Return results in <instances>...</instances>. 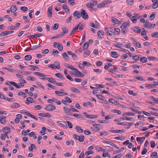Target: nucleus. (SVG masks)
<instances>
[{
    "mask_svg": "<svg viewBox=\"0 0 158 158\" xmlns=\"http://www.w3.org/2000/svg\"><path fill=\"white\" fill-rule=\"evenodd\" d=\"M112 1L110 0H106L104 1L97 5V7L99 8H101L105 7L108 3H110Z\"/></svg>",
    "mask_w": 158,
    "mask_h": 158,
    "instance_id": "nucleus-1",
    "label": "nucleus"
},
{
    "mask_svg": "<svg viewBox=\"0 0 158 158\" xmlns=\"http://www.w3.org/2000/svg\"><path fill=\"white\" fill-rule=\"evenodd\" d=\"M80 14L81 16L85 19H87L89 18L88 15L85 11L83 9L81 10Z\"/></svg>",
    "mask_w": 158,
    "mask_h": 158,
    "instance_id": "nucleus-2",
    "label": "nucleus"
},
{
    "mask_svg": "<svg viewBox=\"0 0 158 158\" xmlns=\"http://www.w3.org/2000/svg\"><path fill=\"white\" fill-rule=\"evenodd\" d=\"M73 137L75 139L78 140L80 142H83L84 139V136L83 135H78L76 134H73Z\"/></svg>",
    "mask_w": 158,
    "mask_h": 158,
    "instance_id": "nucleus-3",
    "label": "nucleus"
},
{
    "mask_svg": "<svg viewBox=\"0 0 158 158\" xmlns=\"http://www.w3.org/2000/svg\"><path fill=\"white\" fill-rule=\"evenodd\" d=\"M56 109V107L51 104L47 105L45 108V110L48 111H52Z\"/></svg>",
    "mask_w": 158,
    "mask_h": 158,
    "instance_id": "nucleus-4",
    "label": "nucleus"
},
{
    "mask_svg": "<svg viewBox=\"0 0 158 158\" xmlns=\"http://www.w3.org/2000/svg\"><path fill=\"white\" fill-rule=\"evenodd\" d=\"M133 31L137 34H139L141 31L140 27L138 26H135L132 28Z\"/></svg>",
    "mask_w": 158,
    "mask_h": 158,
    "instance_id": "nucleus-5",
    "label": "nucleus"
},
{
    "mask_svg": "<svg viewBox=\"0 0 158 158\" xmlns=\"http://www.w3.org/2000/svg\"><path fill=\"white\" fill-rule=\"evenodd\" d=\"M2 130L3 131L4 133H5L4 135H5L6 136L7 135V134L10 133L11 132L10 128L7 127H6L3 128Z\"/></svg>",
    "mask_w": 158,
    "mask_h": 158,
    "instance_id": "nucleus-6",
    "label": "nucleus"
},
{
    "mask_svg": "<svg viewBox=\"0 0 158 158\" xmlns=\"http://www.w3.org/2000/svg\"><path fill=\"white\" fill-rule=\"evenodd\" d=\"M55 93L59 96H63L64 95H67L68 94L66 92H61L59 91H55Z\"/></svg>",
    "mask_w": 158,
    "mask_h": 158,
    "instance_id": "nucleus-7",
    "label": "nucleus"
},
{
    "mask_svg": "<svg viewBox=\"0 0 158 158\" xmlns=\"http://www.w3.org/2000/svg\"><path fill=\"white\" fill-rule=\"evenodd\" d=\"M34 74L40 77V78L41 79H44L46 78V77L44 76V74L42 73L36 72L34 73Z\"/></svg>",
    "mask_w": 158,
    "mask_h": 158,
    "instance_id": "nucleus-8",
    "label": "nucleus"
},
{
    "mask_svg": "<svg viewBox=\"0 0 158 158\" xmlns=\"http://www.w3.org/2000/svg\"><path fill=\"white\" fill-rule=\"evenodd\" d=\"M83 114L86 117L90 119L96 118L98 117L97 115H88L85 112H84Z\"/></svg>",
    "mask_w": 158,
    "mask_h": 158,
    "instance_id": "nucleus-9",
    "label": "nucleus"
},
{
    "mask_svg": "<svg viewBox=\"0 0 158 158\" xmlns=\"http://www.w3.org/2000/svg\"><path fill=\"white\" fill-rule=\"evenodd\" d=\"M73 16L76 19H78L81 17V14L77 11H75L73 14Z\"/></svg>",
    "mask_w": 158,
    "mask_h": 158,
    "instance_id": "nucleus-10",
    "label": "nucleus"
},
{
    "mask_svg": "<svg viewBox=\"0 0 158 158\" xmlns=\"http://www.w3.org/2000/svg\"><path fill=\"white\" fill-rule=\"evenodd\" d=\"M60 121H57V123L59 126H61L62 127L64 128H67V124L65 122L62 121L61 123H60Z\"/></svg>",
    "mask_w": 158,
    "mask_h": 158,
    "instance_id": "nucleus-11",
    "label": "nucleus"
},
{
    "mask_svg": "<svg viewBox=\"0 0 158 158\" xmlns=\"http://www.w3.org/2000/svg\"><path fill=\"white\" fill-rule=\"evenodd\" d=\"M52 7L51 6L49 7L48 9L47 15L49 17L51 18L52 16Z\"/></svg>",
    "mask_w": 158,
    "mask_h": 158,
    "instance_id": "nucleus-12",
    "label": "nucleus"
},
{
    "mask_svg": "<svg viewBox=\"0 0 158 158\" xmlns=\"http://www.w3.org/2000/svg\"><path fill=\"white\" fill-rule=\"evenodd\" d=\"M110 131L115 133H123L125 132V131L123 130H110Z\"/></svg>",
    "mask_w": 158,
    "mask_h": 158,
    "instance_id": "nucleus-13",
    "label": "nucleus"
},
{
    "mask_svg": "<svg viewBox=\"0 0 158 158\" xmlns=\"http://www.w3.org/2000/svg\"><path fill=\"white\" fill-rule=\"evenodd\" d=\"M104 32L103 31L100 30L98 32V37L99 39H101L103 38L104 36Z\"/></svg>",
    "mask_w": 158,
    "mask_h": 158,
    "instance_id": "nucleus-14",
    "label": "nucleus"
},
{
    "mask_svg": "<svg viewBox=\"0 0 158 158\" xmlns=\"http://www.w3.org/2000/svg\"><path fill=\"white\" fill-rule=\"evenodd\" d=\"M70 90L72 92L80 94V91L79 89L74 87H71L70 88Z\"/></svg>",
    "mask_w": 158,
    "mask_h": 158,
    "instance_id": "nucleus-15",
    "label": "nucleus"
},
{
    "mask_svg": "<svg viewBox=\"0 0 158 158\" xmlns=\"http://www.w3.org/2000/svg\"><path fill=\"white\" fill-rule=\"evenodd\" d=\"M73 115L76 118L81 119H83L84 118V117L81 114H73Z\"/></svg>",
    "mask_w": 158,
    "mask_h": 158,
    "instance_id": "nucleus-16",
    "label": "nucleus"
},
{
    "mask_svg": "<svg viewBox=\"0 0 158 158\" xmlns=\"http://www.w3.org/2000/svg\"><path fill=\"white\" fill-rule=\"evenodd\" d=\"M6 117L3 115L1 116L0 118V123L2 124H5L6 123V120L5 119Z\"/></svg>",
    "mask_w": 158,
    "mask_h": 158,
    "instance_id": "nucleus-17",
    "label": "nucleus"
},
{
    "mask_svg": "<svg viewBox=\"0 0 158 158\" xmlns=\"http://www.w3.org/2000/svg\"><path fill=\"white\" fill-rule=\"evenodd\" d=\"M67 53L69 55L71 56L72 57L73 59L76 60L77 59V56L74 53L72 52L71 51H68Z\"/></svg>",
    "mask_w": 158,
    "mask_h": 158,
    "instance_id": "nucleus-18",
    "label": "nucleus"
},
{
    "mask_svg": "<svg viewBox=\"0 0 158 158\" xmlns=\"http://www.w3.org/2000/svg\"><path fill=\"white\" fill-rule=\"evenodd\" d=\"M75 73L77 76L80 77H83L84 75L83 73H81L77 69L76 71H75Z\"/></svg>",
    "mask_w": 158,
    "mask_h": 158,
    "instance_id": "nucleus-19",
    "label": "nucleus"
},
{
    "mask_svg": "<svg viewBox=\"0 0 158 158\" xmlns=\"http://www.w3.org/2000/svg\"><path fill=\"white\" fill-rule=\"evenodd\" d=\"M111 21L113 23H114L115 24H120L121 23V22L120 21H119L116 18H115L114 17H112L111 19Z\"/></svg>",
    "mask_w": 158,
    "mask_h": 158,
    "instance_id": "nucleus-20",
    "label": "nucleus"
},
{
    "mask_svg": "<svg viewBox=\"0 0 158 158\" xmlns=\"http://www.w3.org/2000/svg\"><path fill=\"white\" fill-rule=\"evenodd\" d=\"M80 23L78 24L77 26H75L74 27V28L73 29V30L71 31L70 35H72L78 29V28L79 26H80Z\"/></svg>",
    "mask_w": 158,
    "mask_h": 158,
    "instance_id": "nucleus-21",
    "label": "nucleus"
},
{
    "mask_svg": "<svg viewBox=\"0 0 158 158\" xmlns=\"http://www.w3.org/2000/svg\"><path fill=\"white\" fill-rule=\"evenodd\" d=\"M54 65L55 69H59L60 68V63L57 61H56L54 62Z\"/></svg>",
    "mask_w": 158,
    "mask_h": 158,
    "instance_id": "nucleus-22",
    "label": "nucleus"
},
{
    "mask_svg": "<svg viewBox=\"0 0 158 158\" xmlns=\"http://www.w3.org/2000/svg\"><path fill=\"white\" fill-rule=\"evenodd\" d=\"M9 35V31H4L1 32L0 34V36L3 37L6 36V35Z\"/></svg>",
    "mask_w": 158,
    "mask_h": 158,
    "instance_id": "nucleus-23",
    "label": "nucleus"
},
{
    "mask_svg": "<svg viewBox=\"0 0 158 158\" xmlns=\"http://www.w3.org/2000/svg\"><path fill=\"white\" fill-rule=\"evenodd\" d=\"M10 9L12 12L14 13L17 10V6L15 5H13L11 7Z\"/></svg>",
    "mask_w": 158,
    "mask_h": 158,
    "instance_id": "nucleus-24",
    "label": "nucleus"
},
{
    "mask_svg": "<svg viewBox=\"0 0 158 158\" xmlns=\"http://www.w3.org/2000/svg\"><path fill=\"white\" fill-rule=\"evenodd\" d=\"M89 46V42H85L83 44V50H87Z\"/></svg>",
    "mask_w": 158,
    "mask_h": 158,
    "instance_id": "nucleus-25",
    "label": "nucleus"
},
{
    "mask_svg": "<svg viewBox=\"0 0 158 158\" xmlns=\"http://www.w3.org/2000/svg\"><path fill=\"white\" fill-rule=\"evenodd\" d=\"M20 106V105L17 103H14L13 104V105L11 106V107L12 108H17L18 107Z\"/></svg>",
    "mask_w": 158,
    "mask_h": 158,
    "instance_id": "nucleus-26",
    "label": "nucleus"
},
{
    "mask_svg": "<svg viewBox=\"0 0 158 158\" xmlns=\"http://www.w3.org/2000/svg\"><path fill=\"white\" fill-rule=\"evenodd\" d=\"M152 158H158V155L156 152H152L151 156Z\"/></svg>",
    "mask_w": 158,
    "mask_h": 158,
    "instance_id": "nucleus-27",
    "label": "nucleus"
},
{
    "mask_svg": "<svg viewBox=\"0 0 158 158\" xmlns=\"http://www.w3.org/2000/svg\"><path fill=\"white\" fill-rule=\"evenodd\" d=\"M28 149L31 151H33V148L34 149H37V148L35 145L34 144H32L31 145V147H29L28 148Z\"/></svg>",
    "mask_w": 158,
    "mask_h": 158,
    "instance_id": "nucleus-28",
    "label": "nucleus"
},
{
    "mask_svg": "<svg viewBox=\"0 0 158 158\" xmlns=\"http://www.w3.org/2000/svg\"><path fill=\"white\" fill-rule=\"evenodd\" d=\"M110 55L111 56L114 58H117L118 57V54L116 52H111Z\"/></svg>",
    "mask_w": 158,
    "mask_h": 158,
    "instance_id": "nucleus-29",
    "label": "nucleus"
},
{
    "mask_svg": "<svg viewBox=\"0 0 158 158\" xmlns=\"http://www.w3.org/2000/svg\"><path fill=\"white\" fill-rule=\"evenodd\" d=\"M106 156L108 158H110L111 157L110 156L108 152H106L105 150H104V151L103 152V153L102 154V156L103 157H106Z\"/></svg>",
    "mask_w": 158,
    "mask_h": 158,
    "instance_id": "nucleus-30",
    "label": "nucleus"
},
{
    "mask_svg": "<svg viewBox=\"0 0 158 158\" xmlns=\"http://www.w3.org/2000/svg\"><path fill=\"white\" fill-rule=\"evenodd\" d=\"M46 79L48 81L52 84H54L56 82V81L52 77H47Z\"/></svg>",
    "mask_w": 158,
    "mask_h": 158,
    "instance_id": "nucleus-31",
    "label": "nucleus"
},
{
    "mask_svg": "<svg viewBox=\"0 0 158 158\" xmlns=\"http://www.w3.org/2000/svg\"><path fill=\"white\" fill-rule=\"evenodd\" d=\"M140 61L142 63H144L147 62V59L145 57H143L140 58Z\"/></svg>",
    "mask_w": 158,
    "mask_h": 158,
    "instance_id": "nucleus-32",
    "label": "nucleus"
},
{
    "mask_svg": "<svg viewBox=\"0 0 158 158\" xmlns=\"http://www.w3.org/2000/svg\"><path fill=\"white\" fill-rule=\"evenodd\" d=\"M25 114L28 116L30 117L31 118L37 120L38 119L35 117V116H34L33 115L31 114L30 112H26L25 113Z\"/></svg>",
    "mask_w": 158,
    "mask_h": 158,
    "instance_id": "nucleus-33",
    "label": "nucleus"
},
{
    "mask_svg": "<svg viewBox=\"0 0 158 158\" xmlns=\"http://www.w3.org/2000/svg\"><path fill=\"white\" fill-rule=\"evenodd\" d=\"M123 120H129V121H132L133 118L131 117H127V116L122 117L121 118Z\"/></svg>",
    "mask_w": 158,
    "mask_h": 158,
    "instance_id": "nucleus-34",
    "label": "nucleus"
},
{
    "mask_svg": "<svg viewBox=\"0 0 158 158\" xmlns=\"http://www.w3.org/2000/svg\"><path fill=\"white\" fill-rule=\"evenodd\" d=\"M26 101L27 102H26V103L27 104H29V103H33V99L30 97H28L27 98Z\"/></svg>",
    "mask_w": 158,
    "mask_h": 158,
    "instance_id": "nucleus-35",
    "label": "nucleus"
},
{
    "mask_svg": "<svg viewBox=\"0 0 158 158\" xmlns=\"http://www.w3.org/2000/svg\"><path fill=\"white\" fill-rule=\"evenodd\" d=\"M129 24L128 23H123L120 27L121 28H126V27H128Z\"/></svg>",
    "mask_w": 158,
    "mask_h": 158,
    "instance_id": "nucleus-36",
    "label": "nucleus"
},
{
    "mask_svg": "<svg viewBox=\"0 0 158 158\" xmlns=\"http://www.w3.org/2000/svg\"><path fill=\"white\" fill-rule=\"evenodd\" d=\"M57 47L58 48V49L59 51H61L63 49V46L62 44L60 43H58Z\"/></svg>",
    "mask_w": 158,
    "mask_h": 158,
    "instance_id": "nucleus-37",
    "label": "nucleus"
},
{
    "mask_svg": "<svg viewBox=\"0 0 158 158\" xmlns=\"http://www.w3.org/2000/svg\"><path fill=\"white\" fill-rule=\"evenodd\" d=\"M140 56V55H135L132 57V59L134 60H137L139 59Z\"/></svg>",
    "mask_w": 158,
    "mask_h": 158,
    "instance_id": "nucleus-38",
    "label": "nucleus"
},
{
    "mask_svg": "<svg viewBox=\"0 0 158 158\" xmlns=\"http://www.w3.org/2000/svg\"><path fill=\"white\" fill-rule=\"evenodd\" d=\"M82 63L84 64V65L88 67H89L92 66V65L90 63L88 62L85 61H82Z\"/></svg>",
    "mask_w": 158,
    "mask_h": 158,
    "instance_id": "nucleus-39",
    "label": "nucleus"
},
{
    "mask_svg": "<svg viewBox=\"0 0 158 158\" xmlns=\"http://www.w3.org/2000/svg\"><path fill=\"white\" fill-rule=\"evenodd\" d=\"M62 29L63 30L62 32V33H63V34L64 35V34H65L67 33L68 32V30L67 29L66 27H64L62 28Z\"/></svg>",
    "mask_w": 158,
    "mask_h": 158,
    "instance_id": "nucleus-40",
    "label": "nucleus"
},
{
    "mask_svg": "<svg viewBox=\"0 0 158 158\" xmlns=\"http://www.w3.org/2000/svg\"><path fill=\"white\" fill-rule=\"evenodd\" d=\"M62 56L64 59L66 60H68L69 57L67 54L66 52H64L62 54Z\"/></svg>",
    "mask_w": 158,
    "mask_h": 158,
    "instance_id": "nucleus-41",
    "label": "nucleus"
},
{
    "mask_svg": "<svg viewBox=\"0 0 158 158\" xmlns=\"http://www.w3.org/2000/svg\"><path fill=\"white\" fill-rule=\"evenodd\" d=\"M32 58L31 56L30 55H27L25 56L24 59L26 60H29L31 59Z\"/></svg>",
    "mask_w": 158,
    "mask_h": 158,
    "instance_id": "nucleus-42",
    "label": "nucleus"
},
{
    "mask_svg": "<svg viewBox=\"0 0 158 158\" xmlns=\"http://www.w3.org/2000/svg\"><path fill=\"white\" fill-rule=\"evenodd\" d=\"M59 53V52L57 50L53 49L52 51H50V53L51 55H53L54 53H56L57 54H58Z\"/></svg>",
    "mask_w": 158,
    "mask_h": 158,
    "instance_id": "nucleus-43",
    "label": "nucleus"
},
{
    "mask_svg": "<svg viewBox=\"0 0 158 158\" xmlns=\"http://www.w3.org/2000/svg\"><path fill=\"white\" fill-rule=\"evenodd\" d=\"M158 7V2H153L152 5V7L154 9H156Z\"/></svg>",
    "mask_w": 158,
    "mask_h": 158,
    "instance_id": "nucleus-44",
    "label": "nucleus"
},
{
    "mask_svg": "<svg viewBox=\"0 0 158 158\" xmlns=\"http://www.w3.org/2000/svg\"><path fill=\"white\" fill-rule=\"evenodd\" d=\"M149 98L154 101H156V103L158 104V98H154L153 96L150 97Z\"/></svg>",
    "mask_w": 158,
    "mask_h": 158,
    "instance_id": "nucleus-45",
    "label": "nucleus"
},
{
    "mask_svg": "<svg viewBox=\"0 0 158 158\" xmlns=\"http://www.w3.org/2000/svg\"><path fill=\"white\" fill-rule=\"evenodd\" d=\"M76 129L77 130V131L79 133H82L83 131V130L81 129L80 127L78 126H76Z\"/></svg>",
    "mask_w": 158,
    "mask_h": 158,
    "instance_id": "nucleus-46",
    "label": "nucleus"
},
{
    "mask_svg": "<svg viewBox=\"0 0 158 158\" xmlns=\"http://www.w3.org/2000/svg\"><path fill=\"white\" fill-rule=\"evenodd\" d=\"M151 36L153 38L158 37V32H156L152 33L151 35Z\"/></svg>",
    "mask_w": 158,
    "mask_h": 158,
    "instance_id": "nucleus-47",
    "label": "nucleus"
},
{
    "mask_svg": "<svg viewBox=\"0 0 158 158\" xmlns=\"http://www.w3.org/2000/svg\"><path fill=\"white\" fill-rule=\"evenodd\" d=\"M115 139H118L121 140H124L125 139V137L124 136L122 137H116L114 138Z\"/></svg>",
    "mask_w": 158,
    "mask_h": 158,
    "instance_id": "nucleus-48",
    "label": "nucleus"
},
{
    "mask_svg": "<svg viewBox=\"0 0 158 158\" xmlns=\"http://www.w3.org/2000/svg\"><path fill=\"white\" fill-rule=\"evenodd\" d=\"M133 0H127V3L128 5H132L134 3Z\"/></svg>",
    "mask_w": 158,
    "mask_h": 158,
    "instance_id": "nucleus-49",
    "label": "nucleus"
},
{
    "mask_svg": "<svg viewBox=\"0 0 158 158\" xmlns=\"http://www.w3.org/2000/svg\"><path fill=\"white\" fill-rule=\"evenodd\" d=\"M148 58L149 60H154L155 61L157 60V58L155 57L152 56H148Z\"/></svg>",
    "mask_w": 158,
    "mask_h": 158,
    "instance_id": "nucleus-50",
    "label": "nucleus"
},
{
    "mask_svg": "<svg viewBox=\"0 0 158 158\" xmlns=\"http://www.w3.org/2000/svg\"><path fill=\"white\" fill-rule=\"evenodd\" d=\"M94 153V152L91 151H86L85 152V155L86 156H88L89 155L92 154Z\"/></svg>",
    "mask_w": 158,
    "mask_h": 158,
    "instance_id": "nucleus-51",
    "label": "nucleus"
},
{
    "mask_svg": "<svg viewBox=\"0 0 158 158\" xmlns=\"http://www.w3.org/2000/svg\"><path fill=\"white\" fill-rule=\"evenodd\" d=\"M64 10H67V11H68V12L69 13V10L68 6L65 4H64L62 6Z\"/></svg>",
    "mask_w": 158,
    "mask_h": 158,
    "instance_id": "nucleus-52",
    "label": "nucleus"
},
{
    "mask_svg": "<svg viewBox=\"0 0 158 158\" xmlns=\"http://www.w3.org/2000/svg\"><path fill=\"white\" fill-rule=\"evenodd\" d=\"M89 2L94 6V5H97L98 3L97 1H91Z\"/></svg>",
    "mask_w": 158,
    "mask_h": 158,
    "instance_id": "nucleus-53",
    "label": "nucleus"
},
{
    "mask_svg": "<svg viewBox=\"0 0 158 158\" xmlns=\"http://www.w3.org/2000/svg\"><path fill=\"white\" fill-rule=\"evenodd\" d=\"M59 27V24L58 23H55L52 29L54 30H57Z\"/></svg>",
    "mask_w": 158,
    "mask_h": 158,
    "instance_id": "nucleus-54",
    "label": "nucleus"
},
{
    "mask_svg": "<svg viewBox=\"0 0 158 158\" xmlns=\"http://www.w3.org/2000/svg\"><path fill=\"white\" fill-rule=\"evenodd\" d=\"M151 146L152 148H154L156 146L155 142L154 141H152L150 142Z\"/></svg>",
    "mask_w": 158,
    "mask_h": 158,
    "instance_id": "nucleus-55",
    "label": "nucleus"
},
{
    "mask_svg": "<svg viewBox=\"0 0 158 158\" xmlns=\"http://www.w3.org/2000/svg\"><path fill=\"white\" fill-rule=\"evenodd\" d=\"M123 156V154L122 153L118 154L114 156L111 158H120L122 157Z\"/></svg>",
    "mask_w": 158,
    "mask_h": 158,
    "instance_id": "nucleus-56",
    "label": "nucleus"
},
{
    "mask_svg": "<svg viewBox=\"0 0 158 158\" xmlns=\"http://www.w3.org/2000/svg\"><path fill=\"white\" fill-rule=\"evenodd\" d=\"M20 9L22 11L25 12L27 10L28 8L26 6H22L21 7Z\"/></svg>",
    "mask_w": 158,
    "mask_h": 158,
    "instance_id": "nucleus-57",
    "label": "nucleus"
},
{
    "mask_svg": "<svg viewBox=\"0 0 158 158\" xmlns=\"http://www.w3.org/2000/svg\"><path fill=\"white\" fill-rule=\"evenodd\" d=\"M96 96L100 100H103V99L102 98L103 97V96L102 95L97 94H96Z\"/></svg>",
    "mask_w": 158,
    "mask_h": 158,
    "instance_id": "nucleus-58",
    "label": "nucleus"
},
{
    "mask_svg": "<svg viewBox=\"0 0 158 158\" xmlns=\"http://www.w3.org/2000/svg\"><path fill=\"white\" fill-rule=\"evenodd\" d=\"M55 75L58 78L61 79H63L62 75L59 73H57L55 74Z\"/></svg>",
    "mask_w": 158,
    "mask_h": 158,
    "instance_id": "nucleus-59",
    "label": "nucleus"
},
{
    "mask_svg": "<svg viewBox=\"0 0 158 158\" xmlns=\"http://www.w3.org/2000/svg\"><path fill=\"white\" fill-rule=\"evenodd\" d=\"M66 122L68 123V125L69 127L70 128H72L73 127V125L72 123L71 122L68 121H66Z\"/></svg>",
    "mask_w": 158,
    "mask_h": 158,
    "instance_id": "nucleus-60",
    "label": "nucleus"
},
{
    "mask_svg": "<svg viewBox=\"0 0 158 158\" xmlns=\"http://www.w3.org/2000/svg\"><path fill=\"white\" fill-rule=\"evenodd\" d=\"M47 85L49 88H52L53 89H56V87L55 86L53 85H51V84H50L49 83L47 84Z\"/></svg>",
    "mask_w": 158,
    "mask_h": 158,
    "instance_id": "nucleus-61",
    "label": "nucleus"
},
{
    "mask_svg": "<svg viewBox=\"0 0 158 158\" xmlns=\"http://www.w3.org/2000/svg\"><path fill=\"white\" fill-rule=\"evenodd\" d=\"M148 150L146 148H143V150L141 154L142 155H145L147 152Z\"/></svg>",
    "mask_w": 158,
    "mask_h": 158,
    "instance_id": "nucleus-62",
    "label": "nucleus"
},
{
    "mask_svg": "<svg viewBox=\"0 0 158 158\" xmlns=\"http://www.w3.org/2000/svg\"><path fill=\"white\" fill-rule=\"evenodd\" d=\"M135 78L138 80L141 81H144L143 78L142 77L140 76H137L136 77H135Z\"/></svg>",
    "mask_w": 158,
    "mask_h": 158,
    "instance_id": "nucleus-63",
    "label": "nucleus"
},
{
    "mask_svg": "<svg viewBox=\"0 0 158 158\" xmlns=\"http://www.w3.org/2000/svg\"><path fill=\"white\" fill-rule=\"evenodd\" d=\"M155 14H152L149 17V19L151 20H152L154 19L155 18Z\"/></svg>",
    "mask_w": 158,
    "mask_h": 158,
    "instance_id": "nucleus-64",
    "label": "nucleus"
}]
</instances>
